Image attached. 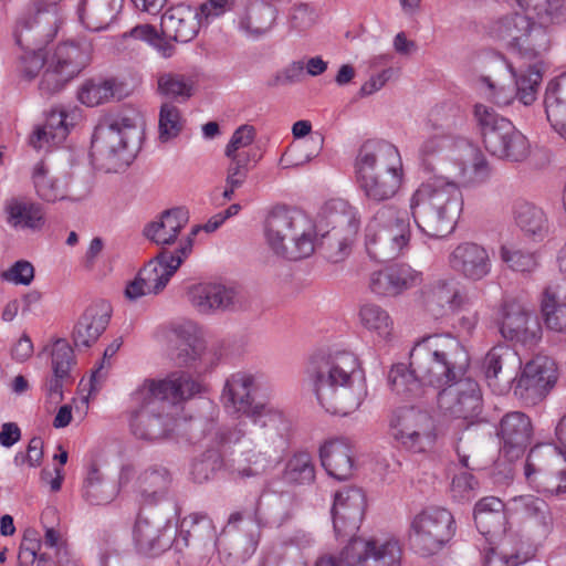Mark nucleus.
Wrapping results in <instances>:
<instances>
[{
    "instance_id": "f257e3e1",
    "label": "nucleus",
    "mask_w": 566,
    "mask_h": 566,
    "mask_svg": "<svg viewBox=\"0 0 566 566\" xmlns=\"http://www.w3.org/2000/svg\"><path fill=\"white\" fill-rule=\"evenodd\" d=\"M365 511V496L359 489L335 493L332 507L336 536L349 537L338 555L321 557L315 566H401L402 545L389 534L355 536Z\"/></svg>"
},
{
    "instance_id": "f03ea898",
    "label": "nucleus",
    "mask_w": 566,
    "mask_h": 566,
    "mask_svg": "<svg viewBox=\"0 0 566 566\" xmlns=\"http://www.w3.org/2000/svg\"><path fill=\"white\" fill-rule=\"evenodd\" d=\"M201 384L186 371L170 373L166 378L146 379L132 394L130 430L143 440L166 438L176 419L167 411L199 394Z\"/></svg>"
},
{
    "instance_id": "7ed1b4c3",
    "label": "nucleus",
    "mask_w": 566,
    "mask_h": 566,
    "mask_svg": "<svg viewBox=\"0 0 566 566\" xmlns=\"http://www.w3.org/2000/svg\"><path fill=\"white\" fill-rule=\"evenodd\" d=\"M307 377L318 403L332 415L354 412L367 396L364 370L357 356L349 352L313 357Z\"/></svg>"
},
{
    "instance_id": "20e7f679",
    "label": "nucleus",
    "mask_w": 566,
    "mask_h": 566,
    "mask_svg": "<svg viewBox=\"0 0 566 566\" xmlns=\"http://www.w3.org/2000/svg\"><path fill=\"white\" fill-rule=\"evenodd\" d=\"M409 207L418 229L428 238L451 234L463 209L458 185L443 178L422 182L411 195Z\"/></svg>"
},
{
    "instance_id": "39448f33",
    "label": "nucleus",
    "mask_w": 566,
    "mask_h": 566,
    "mask_svg": "<svg viewBox=\"0 0 566 566\" xmlns=\"http://www.w3.org/2000/svg\"><path fill=\"white\" fill-rule=\"evenodd\" d=\"M470 356L460 340L449 334L431 335L410 352V367L423 386L437 390L465 376Z\"/></svg>"
},
{
    "instance_id": "423d86ee",
    "label": "nucleus",
    "mask_w": 566,
    "mask_h": 566,
    "mask_svg": "<svg viewBox=\"0 0 566 566\" xmlns=\"http://www.w3.org/2000/svg\"><path fill=\"white\" fill-rule=\"evenodd\" d=\"M357 181L364 196L373 202L392 199L403 181V166L396 146L385 140L361 145L355 161Z\"/></svg>"
},
{
    "instance_id": "0eeeda50",
    "label": "nucleus",
    "mask_w": 566,
    "mask_h": 566,
    "mask_svg": "<svg viewBox=\"0 0 566 566\" xmlns=\"http://www.w3.org/2000/svg\"><path fill=\"white\" fill-rule=\"evenodd\" d=\"M263 230L269 248L286 260L308 258L315 250V224L298 210L274 208L265 218Z\"/></svg>"
},
{
    "instance_id": "6e6552de",
    "label": "nucleus",
    "mask_w": 566,
    "mask_h": 566,
    "mask_svg": "<svg viewBox=\"0 0 566 566\" xmlns=\"http://www.w3.org/2000/svg\"><path fill=\"white\" fill-rule=\"evenodd\" d=\"M179 535L171 525L160 518L138 515L134 527V541L138 551L146 555H157L175 543L177 548L188 545V536L212 538L216 527L207 513L196 512L184 517L179 525Z\"/></svg>"
},
{
    "instance_id": "1a4fd4ad",
    "label": "nucleus",
    "mask_w": 566,
    "mask_h": 566,
    "mask_svg": "<svg viewBox=\"0 0 566 566\" xmlns=\"http://www.w3.org/2000/svg\"><path fill=\"white\" fill-rule=\"evenodd\" d=\"M410 238L408 217L396 206L386 205L380 207L366 224L365 250L375 261H391L409 249Z\"/></svg>"
},
{
    "instance_id": "9d476101",
    "label": "nucleus",
    "mask_w": 566,
    "mask_h": 566,
    "mask_svg": "<svg viewBox=\"0 0 566 566\" xmlns=\"http://www.w3.org/2000/svg\"><path fill=\"white\" fill-rule=\"evenodd\" d=\"M137 133L133 118L125 115H107L95 127L92 138V156L101 170L118 172L134 159L132 137Z\"/></svg>"
},
{
    "instance_id": "9b49d317",
    "label": "nucleus",
    "mask_w": 566,
    "mask_h": 566,
    "mask_svg": "<svg viewBox=\"0 0 566 566\" xmlns=\"http://www.w3.org/2000/svg\"><path fill=\"white\" fill-rule=\"evenodd\" d=\"M473 114L485 149L492 156L516 164L524 163L530 157L528 139L515 128L511 120L484 104H476Z\"/></svg>"
},
{
    "instance_id": "f8f14e48",
    "label": "nucleus",
    "mask_w": 566,
    "mask_h": 566,
    "mask_svg": "<svg viewBox=\"0 0 566 566\" xmlns=\"http://www.w3.org/2000/svg\"><path fill=\"white\" fill-rule=\"evenodd\" d=\"M255 386V375L244 370L231 374L221 392L223 407L231 413L247 415L261 428L283 432L289 428V420L282 411L268 405H253L252 390Z\"/></svg>"
},
{
    "instance_id": "ddd939ff",
    "label": "nucleus",
    "mask_w": 566,
    "mask_h": 566,
    "mask_svg": "<svg viewBox=\"0 0 566 566\" xmlns=\"http://www.w3.org/2000/svg\"><path fill=\"white\" fill-rule=\"evenodd\" d=\"M55 13L38 9L28 13L17 24L14 38L24 53L20 57L19 70L29 80L46 69V55L42 46L55 34Z\"/></svg>"
},
{
    "instance_id": "4468645a",
    "label": "nucleus",
    "mask_w": 566,
    "mask_h": 566,
    "mask_svg": "<svg viewBox=\"0 0 566 566\" xmlns=\"http://www.w3.org/2000/svg\"><path fill=\"white\" fill-rule=\"evenodd\" d=\"M490 33L527 61L539 59L551 48L548 31L536 27L527 13H507L497 18L492 22Z\"/></svg>"
},
{
    "instance_id": "2eb2a0df",
    "label": "nucleus",
    "mask_w": 566,
    "mask_h": 566,
    "mask_svg": "<svg viewBox=\"0 0 566 566\" xmlns=\"http://www.w3.org/2000/svg\"><path fill=\"white\" fill-rule=\"evenodd\" d=\"M388 433L403 449L424 453L432 450L438 439L434 418L415 407H401L388 417Z\"/></svg>"
},
{
    "instance_id": "dca6fc26",
    "label": "nucleus",
    "mask_w": 566,
    "mask_h": 566,
    "mask_svg": "<svg viewBox=\"0 0 566 566\" xmlns=\"http://www.w3.org/2000/svg\"><path fill=\"white\" fill-rule=\"evenodd\" d=\"M452 513L440 506L424 507L410 522L409 539L415 552L423 557L439 553L455 535Z\"/></svg>"
},
{
    "instance_id": "f3484780",
    "label": "nucleus",
    "mask_w": 566,
    "mask_h": 566,
    "mask_svg": "<svg viewBox=\"0 0 566 566\" xmlns=\"http://www.w3.org/2000/svg\"><path fill=\"white\" fill-rule=\"evenodd\" d=\"M91 50L87 44L67 41L57 44L46 54V69L43 72L40 90L52 94L61 91L90 63Z\"/></svg>"
},
{
    "instance_id": "a211bd4d",
    "label": "nucleus",
    "mask_w": 566,
    "mask_h": 566,
    "mask_svg": "<svg viewBox=\"0 0 566 566\" xmlns=\"http://www.w3.org/2000/svg\"><path fill=\"white\" fill-rule=\"evenodd\" d=\"M332 208L335 211L329 214L328 223L333 227L323 234L322 244L326 250L327 259L337 263L349 255L360 226V218L357 209L346 201H334Z\"/></svg>"
},
{
    "instance_id": "6ab92c4d",
    "label": "nucleus",
    "mask_w": 566,
    "mask_h": 566,
    "mask_svg": "<svg viewBox=\"0 0 566 566\" xmlns=\"http://www.w3.org/2000/svg\"><path fill=\"white\" fill-rule=\"evenodd\" d=\"M264 429V438L270 440V444L266 447L255 446L233 458L230 464V473L234 478L245 480L264 474L274 467L280 458V453L285 449V437L290 427L283 432L269 428Z\"/></svg>"
},
{
    "instance_id": "aec40b11",
    "label": "nucleus",
    "mask_w": 566,
    "mask_h": 566,
    "mask_svg": "<svg viewBox=\"0 0 566 566\" xmlns=\"http://www.w3.org/2000/svg\"><path fill=\"white\" fill-rule=\"evenodd\" d=\"M437 405L446 417L472 422L482 410L480 386L463 376L438 391Z\"/></svg>"
},
{
    "instance_id": "412c9836",
    "label": "nucleus",
    "mask_w": 566,
    "mask_h": 566,
    "mask_svg": "<svg viewBox=\"0 0 566 566\" xmlns=\"http://www.w3.org/2000/svg\"><path fill=\"white\" fill-rule=\"evenodd\" d=\"M555 450L548 446L531 449L524 465V475L530 485L548 495L566 492V469L551 470L556 461Z\"/></svg>"
},
{
    "instance_id": "4be33fe9",
    "label": "nucleus",
    "mask_w": 566,
    "mask_h": 566,
    "mask_svg": "<svg viewBox=\"0 0 566 566\" xmlns=\"http://www.w3.org/2000/svg\"><path fill=\"white\" fill-rule=\"evenodd\" d=\"M515 380L514 395L527 405H536L557 380L555 363L546 356H536L524 366Z\"/></svg>"
},
{
    "instance_id": "5701e85b",
    "label": "nucleus",
    "mask_w": 566,
    "mask_h": 566,
    "mask_svg": "<svg viewBox=\"0 0 566 566\" xmlns=\"http://www.w3.org/2000/svg\"><path fill=\"white\" fill-rule=\"evenodd\" d=\"M133 479L135 494L143 504L148 505L164 501L172 483L170 471L158 464L142 470L137 475L132 465H124L118 475V485L125 488Z\"/></svg>"
},
{
    "instance_id": "b1692460",
    "label": "nucleus",
    "mask_w": 566,
    "mask_h": 566,
    "mask_svg": "<svg viewBox=\"0 0 566 566\" xmlns=\"http://www.w3.org/2000/svg\"><path fill=\"white\" fill-rule=\"evenodd\" d=\"M197 231V229H193L191 235L182 241L175 251H160L139 271V280L144 282L151 294H159L167 286L181 263L188 258L192 250L191 237L196 235Z\"/></svg>"
},
{
    "instance_id": "393cba45",
    "label": "nucleus",
    "mask_w": 566,
    "mask_h": 566,
    "mask_svg": "<svg viewBox=\"0 0 566 566\" xmlns=\"http://www.w3.org/2000/svg\"><path fill=\"white\" fill-rule=\"evenodd\" d=\"M450 268L469 281L478 282L490 275L492 260L481 244L465 241L454 247L448 256Z\"/></svg>"
},
{
    "instance_id": "a878e982",
    "label": "nucleus",
    "mask_w": 566,
    "mask_h": 566,
    "mask_svg": "<svg viewBox=\"0 0 566 566\" xmlns=\"http://www.w3.org/2000/svg\"><path fill=\"white\" fill-rule=\"evenodd\" d=\"M497 436L503 442V454L511 461L518 459L532 441V421L522 411L507 412L500 421Z\"/></svg>"
},
{
    "instance_id": "bb28decb",
    "label": "nucleus",
    "mask_w": 566,
    "mask_h": 566,
    "mask_svg": "<svg viewBox=\"0 0 566 566\" xmlns=\"http://www.w3.org/2000/svg\"><path fill=\"white\" fill-rule=\"evenodd\" d=\"M112 306L105 300L92 302L74 325L72 339L77 348H88L97 342L108 326Z\"/></svg>"
},
{
    "instance_id": "cd10ccee",
    "label": "nucleus",
    "mask_w": 566,
    "mask_h": 566,
    "mask_svg": "<svg viewBox=\"0 0 566 566\" xmlns=\"http://www.w3.org/2000/svg\"><path fill=\"white\" fill-rule=\"evenodd\" d=\"M500 332L506 339L531 346L541 338L542 329L531 312L517 304H505L502 307Z\"/></svg>"
},
{
    "instance_id": "c85d7f7f",
    "label": "nucleus",
    "mask_w": 566,
    "mask_h": 566,
    "mask_svg": "<svg viewBox=\"0 0 566 566\" xmlns=\"http://www.w3.org/2000/svg\"><path fill=\"white\" fill-rule=\"evenodd\" d=\"M74 365V352L67 340L57 339L54 342L51 349L52 376L45 382L46 395L51 400H62L63 387L74 381L71 374Z\"/></svg>"
},
{
    "instance_id": "c756f323",
    "label": "nucleus",
    "mask_w": 566,
    "mask_h": 566,
    "mask_svg": "<svg viewBox=\"0 0 566 566\" xmlns=\"http://www.w3.org/2000/svg\"><path fill=\"white\" fill-rule=\"evenodd\" d=\"M506 507L511 514L530 523L541 536H546L553 530L554 518L549 505L541 497L533 494L514 496Z\"/></svg>"
},
{
    "instance_id": "7c9ffc66",
    "label": "nucleus",
    "mask_w": 566,
    "mask_h": 566,
    "mask_svg": "<svg viewBox=\"0 0 566 566\" xmlns=\"http://www.w3.org/2000/svg\"><path fill=\"white\" fill-rule=\"evenodd\" d=\"M516 367H521V359L514 350L504 346L493 347L484 359L489 386L503 392L516 379Z\"/></svg>"
},
{
    "instance_id": "2f4dec72",
    "label": "nucleus",
    "mask_w": 566,
    "mask_h": 566,
    "mask_svg": "<svg viewBox=\"0 0 566 566\" xmlns=\"http://www.w3.org/2000/svg\"><path fill=\"white\" fill-rule=\"evenodd\" d=\"M188 300L200 314L229 310L234 304V289L221 283H199L189 287Z\"/></svg>"
},
{
    "instance_id": "473e14b6",
    "label": "nucleus",
    "mask_w": 566,
    "mask_h": 566,
    "mask_svg": "<svg viewBox=\"0 0 566 566\" xmlns=\"http://www.w3.org/2000/svg\"><path fill=\"white\" fill-rule=\"evenodd\" d=\"M319 458L326 472L337 479L346 480L354 468L353 446L347 438H333L319 448Z\"/></svg>"
},
{
    "instance_id": "72a5a7b5",
    "label": "nucleus",
    "mask_w": 566,
    "mask_h": 566,
    "mask_svg": "<svg viewBox=\"0 0 566 566\" xmlns=\"http://www.w3.org/2000/svg\"><path fill=\"white\" fill-rule=\"evenodd\" d=\"M6 222L15 230H40L45 222L40 203L23 197L8 199L3 206Z\"/></svg>"
},
{
    "instance_id": "f704fd0d",
    "label": "nucleus",
    "mask_w": 566,
    "mask_h": 566,
    "mask_svg": "<svg viewBox=\"0 0 566 566\" xmlns=\"http://www.w3.org/2000/svg\"><path fill=\"white\" fill-rule=\"evenodd\" d=\"M469 304V296L453 280L437 281L426 294V306L434 315L460 311Z\"/></svg>"
},
{
    "instance_id": "c9c22d12",
    "label": "nucleus",
    "mask_w": 566,
    "mask_h": 566,
    "mask_svg": "<svg viewBox=\"0 0 566 566\" xmlns=\"http://www.w3.org/2000/svg\"><path fill=\"white\" fill-rule=\"evenodd\" d=\"M188 220V212L182 208L166 210L158 220L145 227L144 234L158 245H169L176 241Z\"/></svg>"
},
{
    "instance_id": "e433bc0d",
    "label": "nucleus",
    "mask_w": 566,
    "mask_h": 566,
    "mask_svg": "<svg viewBox=\"0 0 566 566\" xmlns=\"http://www.w3.org/2000/svg\"><path fill=\"white\" fill-rule=\"evenodd\" d=\"M32 179L36 195L46 202H56L62 200L76 202L82 199L81 196L75 195L70 189L69 178L49 176L48 168L43 163L35 165Z\"/></svg>"
},
{
    "instance_id": "4c0bfd02",
    "label": "nucleus",
    "mask_w": 566,
    "mask_h": 566,
    "mask_svg": "<svg viewBox=\"0 0 566 566\" xmlns=\"http://www.w3.org/2000/svg\"><path fill=\"white\" fill-rule=\"evenodd\" d=\"M122 7L123 0H82L77 13L86 29L101 31L116 19Z\"/></svg>"
},
{
    "instance_id": "58836bf2",
    "label": "nucleus",
    "mask_w": 566,
    "mask_h": 566,
    "mask_svg": "<svg viewBox=\"0 0 566 566\" xmlns=\"http://www.w3.org/2000/svg\"><path fill=\"white\" fill-rule=\"evenodd\" d=\"M513 217L515 224L528 238L542 241L549 232V221L542 208L528 201H517Z\"/></svg>"
},
{
    "instance_id": "ea45409f",
    "label": "nucleus",
    "mask_w": 566,
    "mask_h": 566,
    "mask_svg": "<svg viewBox=\"0 0 566 566\" xmlns=\"http://www.w3.org/2000/svg\"><path fill=\"white\" fill-rule=\"evenodd\" d=\"M174 333L181 342L177 355L180 365L193 366L200 360L206 352V342L202 329L193 322H184L174 328Z\"/></svg>"
},
{
    "instance_id": "a19ab883",
    "label": "nucleus",
    "mask_w": 566,
    "mask_h": 566,
    "mask_svg": "<svg viewBox=\"0 0 566 566\" xmlns=\"http://www.w3.org/2000/svg\"><path fill=\"white\" fill-rule=\"evenodd\" d=\"M197 14L189 10H172L166 12L161 18V29L164 34L176 42L187 43L191 41L198 32Z\"/></svg>"
},
{
    "instance_id": "79ce46f5",
    "label": "nucleus",
    "mask_w": 566,
    "mask_h": 566,
    "mask_svg": "<svg viewBox=\"0 0 566 566\" xmlns=\"http://www.w3.org/2000/svg\"><path fill=\"white\" fill-rule=\"evenodd\" d=\"M387 382L391 392L405 400L424 395L422 380L413 373V368L405 364H396L390 368Z\"/></svg>"
},
{
    "instance_id": "37998d69",
    "label": "nucleus",
    "mask_w": 566,
    "mask_h": 566,
    "mask_svg": "<svg viewBox=\"0 0 566 566\" xmlns=\"http://www.w3.org/2000/svg\"><path fill=\"white\" fill-rule=\"evenodd\" d=\"M504 503L495 496L481 499L474 506V522L483 535L495 533L502 528L505 521Z\"/></svg>"
},
{
    "instance_id": "c03bdc74",
    "label": "nucleus",
    "mask_w": 566,
    "mask_h": 566,
    "mask_svg": "<svg viewBox=\"0 0 566 566\" xmlns=\"http://www.w3.org/2000/svg\"><path fill=\"white\" fill-rule=\"evenodd\" d=\"M119 485L104 479L95 463L91 464L83 485V497L93 505L111 503L118 493Z\"/></svg>"
},
{
    "instance_id": "a18cd8bd",
    "label": "nucleus",
    "mask_w": 566,
    "mask_h": 566,
    "mask_svg": "<svg viewBox=\"0 0 566 566\" xmlns=\"http://www.w3.org/2000/svg\"><path fill=\"white\" fill-rule=\"evenodd\" d=\"M541 311L547 328L566 333V296L556 286H547L542 295Z\"/></svg>"
},
{
    "instance_id": "49530a36",
    "label": "nucleus",
    "mask_w": 566,
    "mask_h": 566,
    "mask_svg": "<svg viewBox=\"0 0 566 566\" xmlns=\"http://www.w3.org/2000/svg\"><path fill=\"white\" fill-rule=\"evenodd\" d=\"M274 21V10L262 2L250 4L238 19L239 29L247 35L260 36L265 34Z\"/></svg>"
},
{
    "instance_id": "de8ad7c7",
    "label": "nucleus",
    "mask_w": 566,
    "mask_h": 566,
    "mask_svg": "<svg viewBox=\"0 0 566 566\" xmlns=\"http://www.w3.org/2000/svg\"><path fill=\"white\" fill-rule=\"evenodd\" d=\"M359 322L368 332L382 340H389L394 332V321L387 310L375 303H366L359 308Z\"/></svg>"
},
{
    "instance_id": "09e8293b",
    "label": "nucleus",
    "mask_w": 566,
    "mask_h": 566,
    "mask_svg": "<svg viewBox=\"0 0 566 566\" xmlns=\"http://www.w3.org/2000/svg\"><path fill=\"white\" fill-rule=\"evenodd\" d=\"M534 61L525 71H520V73L511 67L516 82V97L524 105H531L535 102L543 78L542 63L537 59Z\"/></svg>"
},
{
    "instance_id": "8fccbe9b",
    "label": "nucleus",
    "mask_w": 566,
    "mask_h": 566,
    "mask_svg": "<svg viewBox=\"0 0 566 566\" xmlns=\"http://www.w3.org/2000/svg\"><path fill=\"white\" fill-rule=\"evenodd\" d=\"M115 96V81L90 80L82 84L77 97L86 106L93 107L111 101Z\"/></svg>"
},
{
    "instance_id": "3c124183",
    "label": "nucleus",
    "mask_w": 566,
    "mask_h": 566,
    "mask_svg": "<svg viewBox=\"0 0 566 566\" xmlns=\"http://www.w3.org/2000/svg\"><path fill=\"white\" fill-rule=\"evenodd\" d=\"M283 478L292 484H310L315 479L312 458L306 452L294 454L286 463Z\"/></svg>"
},
{
    "instance_id": "603ef678",
    "label": "nucleus",
    "mask_w": 566,
    "mask_h": 566,
    "mask_svg": "<svg viewBox=\"0 0 566 566\" xmlns=\"http://www.w3.org/2000/svg\"><path fill=\"white\" fill-rule=\"evenodd\" d=\"M158 91L161 95L178 101H187L193 92L192 82L185 75L164 73L158 76Z\"/></svg>"
},
{
    "instance_id": "864d4df0",
    "label": "nucleus",
    "mask_w": 566,
    "mask_h": 566,
    "mask_svg": "<svg viewBox=\"0 0 566 566\" xmlns=\"http://www.w3.org/2000/svg\"><path fill=\"white\" fill-rule=\"evenodd\" d=\"M500 259L515 272L531 273L538 266L534 253L513 247L502 245L500 248Z\"/></svg>"
},
{
    "instance_id": "5fc2aeb1",
    "label": "nucleus",
    "mask_w": 566,
    "mask_h": 566,
    "mask_svg": "<svg viewBox=\"0 0 566 566\" xmlns=\"http://www.w3.org/2000/svg\"><path fill=\"white\" fill-rule=\"evenodd\" d=\"M256 130L252 125H241L232 134L224 149L226 156L258 155L252 146Z\"/></svg>"
},
{
    "instance_id": "6e6d98bb",
    "label": "nucleus",
    "mask_w": 566,
    "mask_h": 566,
    "mask_svg": "<svg viewBox=\"0 0 566 566\" xmlns=\"http://www.w3.org/2000/svg\"><path fill=\"white\" fill-rule=\"evenodd\" d=\"M229 159L227 167L226 184L231 186H243L250 170L260 160L259 155L226 156Z\"/></svg>"
},
{
    "instance_id": "4d7b16f0",
    "label": "nucleus",
    "mask_w": 566,
    "mask_h": 566,
    "mask_svg": "<svg viewBox=\"0 0 566 566\" xmlns=\"http://www.w3.org/2000/svg\"><path fill=\"white\" fill-rule=\"evenodd\" d=\"M182 129V119L177 106L171 103H164L159 113V138L161 142L179 135Z\"/></svg>"
},
{
    "instance_id": "13d9d810",
    "label": "nucleus",
    "mask_w": 566,
    "mask_h": 566,
    "mask_svg": "<svg viewBox=\"0 0 566 566\" xmlns=\"http://www.w3.org/2000/svg\"><path fill=\"white\" fill-rule=\"evenodd\" d=\"M392 284L395 285V296L407 290L419 286L422 283V273L416 271L405 263L390 265Z\"/></svg>"
},
{
    "instance_id": "bf43d9fd",
    "label": "nucleus",
    "mask_w": 566,
    "mask_h": 566,
    "mask_svg": "<svg viewBox=\"0 0 566 566\" xmlns=\"http://www.w3.org/2000/svg\"><path fill=\"white\" fill-rule=\"evenodd\" d=\"M544 103L546 114L566 109V72L548 82Z\"/></svg>"
},
{
    "instance_id": "052dcab7",
    "label": "nucleus",
    "mask_w": 566,
    "mask_h": 566,
    "mask_svg": "<svg viewBox=\"0 0 566 566\" xmlns=\"http://www.w3.org/2000/svg\"><path fill=\"white\" fill-rule=\"evenodd\" d=\"M70 119V113L63 106L53 107L46 116L43 124L52 132L51 138L54 142H64L73 126V117Z\"/></svg>"
},
{
    "instance_id": "680f3d73",
    "label": "nucleus",
    "mask_w": 566,
    "mask_h": 566,
    "mask_svg": "<svg viewBox=\"0 0 566 566\" xmlns=\"http://www.w3.org/2000/svg\"><path fill=\"white\" fill-rule=\"evenodd\" d=\"M222 465L223 460L219 452L207 451L201 459L192 463L191 475L196 482L203 483L210 480Z\"/></svg>"
},
{
    "instance_id": "e2e57ef3",
    "label": "nucleus",
    "mask_w": 566,
    "mask_h": 566,
    "mask_svg": "<svg viewBox=\"0 0 566 566\" xmlns=\"http://www.w3.org/2000/svg\"><path fill=\"white\" fill-rule=\"evenodd\" d=\"M490 166L482 153L476 150L474 153L470 166L462 169L463 182L467 185H474L485 181L490 176Z\"/></svg>"
},
{
    "instance_id": "0e129e2a",
    "label": "nucleus",
    "mask_w": 566,
    "mask_h": 566,
    "mask_svg": "<svg viewBox=\"0 0 566 566\" xmlns=\"http://www.w3.org/2000/svg\"><path fill=\"white\" fill-rule=\"evenodd\" d=\"M478 488V481L472 473L464 471L455 474L451 482L452 497L459 502L469 501L474 496Z\"/></svg>"
},
{
    "instance_id": "69168bd1",
    "label": "nucleus",
    "mask_w": 566,
    "mask_h": 566,
    "mask_svg": "<svg viewBox=\"0 0 566 566\" xmlns=\"http://www.w3.org/2000/svg\"><path fill=\"white\" fill-rule=\"evenodd\" d=\"M1 277L17 285H30L34 279V268L30 262L20 260L2 272Z\"/></svg>"
},
{
    "instance_id": "338daca9",
    "label": "nucleus",
    "mask_w": 566,
    "mask_h": 566,
    "mask_svg": "<svg viewBox=\"0 0 566 566\" xmlns=\"http://www.w3.org/2000/svg\"><path fill=\"white\" fill-rule=\"evenodd\" d=\"M303 73L304 63L302 61H295L269 78L266 85L269 87H276L294 84L301 81Z\"/></svg>"
},
{
    "instance_id": "774afa93",
    "label": "nucleus",
    "mask_w": 566,
    "mask_h": 566,
    "mask_svg": "<svg viewBox=\"0 0 566 566\" xmlns=\"http://www.w3.org/2000/svg\"><path fill=\"white\" fill-rule=\"evenodd\" d=\"M368 286L378 296H395V285L392 284L390 268L387 266L370 273Z\"/></svg>"
}]
</instances>
